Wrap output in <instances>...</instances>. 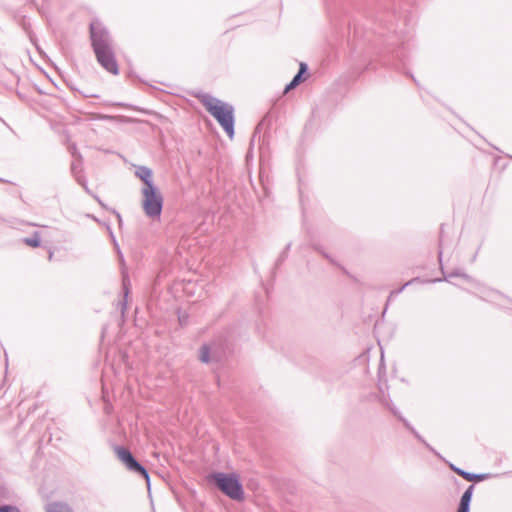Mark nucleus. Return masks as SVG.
Instances as JSON below:
<instances>
[{"label": "nucleus", "mask_w": 512, "mask_h": 512, "mask_svg": "<svg viewBox=\"0 0 512 512\" xmlns=\"http://www.w3.org/2000/svg\"><path fill=\"white\" fill-rule=\"evenodd\" d=\"M221 358L222 353L216 343L204 344L199 350V360L202 363H216L219 362Z\"/></svg>", "instance_id": "423d86ee"}, {"label": "nucleus", "mask_w": 512, "mask_h": 512, "mask_svg": "<svg viewBox=\"0 0 512 512\" xmlns=\"http://www.w3.org/2000/svg\"><path fill=\"white\" fill-rule=\"evenodd\" d=\"M438 281H441V279H434V280H430L429 282H438Z\"/></svg>", "instance_id": "b1692460"}, {"label": "nucleus", "mask_w": 512, "mask_h": 512, "mask_svg": "<svg viewBox=\"0 0 512 512\" xmlns=\"http://www.w3.org/2000/svg\"><path fill=\"white\" fill-rule=\"evenodd\" d=\"M201 103L205 109L217 120L230 139L234 136V107L211 95L201 97Z\"/></svg>", "instance_id": "f03ea898"}, {"label": "nucleus", "mask_w": 512, "mask_h": 512, "mask_svg": "<svg viewBox=\"0 0 512 512\" xmlns=\"http://www.w3.org/2000/svg\"><path fill=\"white\" fill-rule=\"evenodd\" d=\"M450 468L452 471H454L456 474H458V471H462L463 469H460L458 467H456L455 465L451 464L450 465Z\"/></svg>", "instance_id": "aec40b11"}, {"label": "nucleus", "mask_w": 512, "mask_h": 512, "mask_svg": "<svg viewBox=\"0 0 512 512\" xmlns=\"http://www.w3.org/2000/svg\"><path fill=\"white\" fill-rule=\"evenodd\" d=\"M481 297L487 301L494 302L499 306L506 307L507 299L497 291L485 289L481 292Z\"/></svg>", "instance_id": "6e6552de"}, {"label": "nucleus", "mask_w": 512, "mask_h": 512, "mask_svg": "<svg viewBox=\"0 0 512 512\" xmlns=\"http://www.w3.org/2000/svg\"><path fill=\"white\" fill-rule=\"evenodd\" d=\"M442 252H439V259L441 260Z\"/></svg>", "instance_id": "393cba45"}, {"label": "nucleus", "mask_w": 512, "mask_h": 512, "mask_svg": "<svg viewBox=\"0 0 512 512\" xmlns=\"http://www.w3.org/2000/svg\"><path fill=\"white\" fill-rule=\"evenodd\" d=\"M52 257H53V252H52V251H50V252H49V260H51V259H52Z\"/></svg>", "instance_id": "412c9836"}, {"label": "nucleus", "mask_w": 512, "mask_h": 512, "mask_svg": "<svg viewBox=\"0 0 512 512\" xmlns=\"http://www.w3.org/2000/svg\"><path fill=\"white\" fill-rule=\"evenodd\" d=\"M455 276H461L467 280L470 279L469 276H467L466 274H461L460 272L456 271V272L449 273L447 276L444 277V280L449 281L450 278L455 277Z\"/></svg>", "instance_id": "f3484780"}, {"label": "nucleus", "mask_w": 512, "mask_h": 512, "mask_svg": "<svg viewBox=\"0 0 512 512\" xmlns=\"http://www.w3.org/2000/svg\"><path fill=\"white\" fill-rule=\"evenodd\" d=\"M77 170H78V165H77V164H75V163H73V164H72V172L74 173V175H75V177H76L77 182H78L81 186H83V188L85 189V191H86L87 193L91 194V192H90V190H89V188H88V186H87V184H86V181L84 180L83 176H82V175H80V174L77 172Z\"/></svg>", "instance_id": "ddd939ff"}, {"label": "nucleus", "mask_w": 512, "mask_h": 512, "mask_svg": "<svg viewBox=\"0 0 512 512\" xmlns=\"http://www.w3.org/2000/svg\"><path fill=\"white\" fill-rule=\"evenodd\" d=\"M46 512H74L73 509L63 502H52L46 506Z\"/></svg>", "instance_id": "9b49d317"}, {"label": "nucleus", "mask_w": 512, "mask_h": 512, "mask_svg": "<svg viewBox=\"0 0 512 512\" xmlns=\"http://www.w3.org/2000/svg\"><path fill=\"white\" fill-rule=\"evenodd\" d=\"M325 258L329 259L331 262H333V259H331L327 254H324Z\"/></svg>", "instance_id": "4be33fe9"}, {"label": "nucleus", "mask_w": 512, "mask_h": 512, "mask_svg": "<svg viewBox=\"0 0 512 512\" xmlns=\"http://www.w3.org/2000/svg\"><path fill=\"white\" fill-rule=\"evenodd\" d=\"M458 475L467 481H482L487 478L486 474H474L467 471H458Z\"/></svg>", "instance_id": "f8f14e48"}, {"label": "nucleus", "mask_w": 512, "mask_h": 512, "mask_svg": "<svg viewBox=\"0 0 512 512\" xmlns=\"http://www.w3.org/2000/svg\"><path fill=\"white\" fill-rule=\"evenodd\" d=\"M0 512H19V510L11 506H1Z\"/></svg>", "instance_id": "6ab92c4d"}, {"label": "nucleus", "mask_w": 512, "mask_h": 512, "mask_svg": "<svg viewBox=\"0 0 512 512\" xmlns=\"http://www.w3.org/2000/svg\"><path fill=\"white\" fill-rule=\"evenodd\" d=\"M23 242L31 247H38L40 245V234L39 232H34L31 237H27L23 239Z\"/></svg>", "instance_id": "4468645a"}, {"label": "nucleus", "mask_w": 512, "mask_h": 512, "mask_svg": "<svg viewBox=\"0 0 512 512\" xmlns=\"http://www.w3.org/2000/svg\"><path fill=\"white\" fill-rule=\"evenodd\" d=\"M115 453L118 459L126 466L128 470L142 475L145 478L147 485H150V478L147 470L134 458L128 449L117 446L115 448Z\"/></svg>", "instance_id": "39448f33"}, {"label": "nucleus", "mask_w": 512, "mask_h": 512, "mask_svg": "<svg viewBox=\"0 0 512 512\" xmlns=\"http://www.w3.org/2000/svg\"><path fill=\"white\" fill-rule=\"evenodd\" d=\"M90 36L93 51L98 63L106 71L117 75L119 69L115 59L113 40L106 27L99 20L91 22Z\"/></svg>", "instance_id": "f257e3e1"}, {"label": "nucleus", "mask_w": 512, "mask_h": 512, "mask_svg": "<svg viewBox=\"0 0 512 512\" xmlns=\"http://www.w3.org/2000/svg\"><path fill=\"white\" fill-rule=\"evenodd\" d=\"M417 279H413V280H410L408 282H406L402 287H400L398 290H394L390 293V297H393V296H396L398 295L399 293H401L407 286H409L410 284H412L413 282H415Z\"/></svg>", "instance_id": "dca6fc26"}, {"label": "nucleus", "mask_w": 512, "mask_h": 512, "mask_svg": "<svg viewBox=\"0 0 512 512\" xmlns=\"http://www.w3.org/2000/svg\"><path fill=\"white\" fill-rule=\"evenodd\" d=\"M473 490H474V485H470L466 489V491L463 493V495L460 499V504H459L457 512H469Z\"/></svg>", "instance_id": "1a4fd4ad"}, {"label": "nucleus", "mask_w": 512, "mask_h": 512, "mask_svg": "<svg viewBox=\"0 0 512 512\" xmlns=\"http://www.w3.org/2000/svg\"><path fill=\"white\" fill-rule=\"evenodd\" d=\"M135 176L143 182V188L156 187L153 182V171L149 167L136 166Z\"/></svg>", "instance_id": "0eeeda50"}, {"label": "nucleus", "mask_w": 512, "mask_h": 512, "mask_svg": "<svg viewBox=\"0 0 512 512\" xmlns=\"http://www.w3.org/2000/svg\"><path fill=\"white\" fill-rule=\"evenodd\" d=\"M307 71V65L303 62L300 63L298 73L293 77L291 82L286 86L285 92L294 89L298 86L303 80V74Z\"/></svg>", "instance_id": "9d476101"}, {"label": "nucleus", "mask_w": 512, "mask_h": 512, "mask_svg": "<svg viewBox=\"0 0 512 512\" xmlns=\"http://www.w3.org/2000/svg\"><path fill=\"white\" fill-rule=\"evenodd\" d=\"M93 197L96 199V201H98L101 204V201L97 196L93 195Z\"/></svg>", "instance_id": "5701e85b"}, {"label": "nucleus", "mask_w": 512, "mask_h": 512, "mask_svg": "<svg viewBox=\"0 0 512 512\" xmlns=\"http://www.w3.org/2000/svg\"><path fill=\"white\" fill-rule=\"evenodd\" d=\"M411 432L413 433V435L420 441L422 442L430 451L434 452L435 454H437L435 452V450L423 439V437L414 429V428H411Z\"/></svg>", "instance_id": "2eb2a0df"}, {"label": "nucleus", "mask_w": 512, "mask_h": 512, "mask_svg": "<svg viewBox=\"0 0 512 512\" xmlns=\"http://www.w3.org/2000/svg\"><path fill=\"white\" fill-rule=\"evenodd\" d=\"M212 479L219 489L233 500H240L243 497L242 485L234 475L215 473Z\"/></svg>", "instance_id": "20e7f679"}, {"label": "nucleus", "mask_w": 512, "mask_h": 512, "mask_svg": "<svg viewBox=\"0 0 512 512\" xmlns=\"http://www.w3.org/2000/svg\"><path fill=\"white\" fill-rule=\"evenodd\" d=\"M392 412L395 416H397L404 423L405 427L411 431V428H413V427L410 425V423L406 419H404L402 416H400L396 410H392Z\"/></svg>", "instance_id": "a211bd4d"}, {"label": "nucleus", "mask_w": 512, "mask_h": 512, "mask_svg": "<svg viewBox=\"0 0 512 512\" xmlns=\"http://www.w3.org/2000/svg\"><path fill=\"white\" fill-rule=\"evenodd\" d=\"M142 209L145 215L152 219L158 220L163 209V196L157 187L142 188Z\"/></svg>", "instance_id": "7ed1b4c3"}]
</instances>
